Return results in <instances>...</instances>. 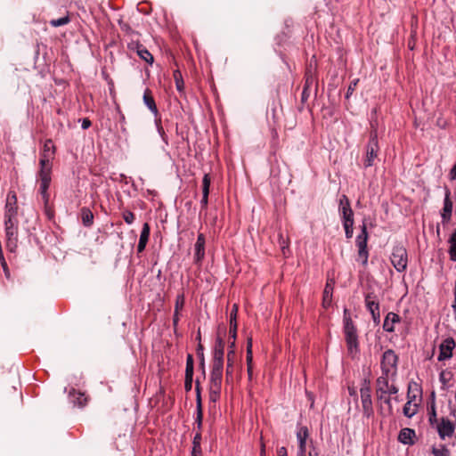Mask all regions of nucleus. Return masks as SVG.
I'll list each match as a JSON object with an SVG mask.
<instances>
[{
  "instance_id": "nucleus-1",
  "label": "nucleus",
  "mask_w": 456,
  "mask_h": 456,
  "mask_svg": "<svg viewBox=\"0 0 456 456\" xmlns=\"http://www.w3.org/2000/svg\"><path fill=\"white\" fill-rule=\"evenodd\" d=\"M18 208L16 193L10 191L6 197L4 215L5 246L10 252H15L18 247Z\"/></svg>"
},
{
  "instance_id": "nucleus-2",
  "label": "nucleus",
  "mask_w": 456,
  "mask_h": 456,
  "mask_svg": "<svg viewBox=\"0 0 456 456\" xmlns=\"http://www.w3.org/2000/svg\"><path fill=\"white\" fill-rule=\"evenodd\" d=\"M224 340L222 338L217 337L213 351L209 378V400L212 403H216L219 399L221 394L224 371Z\"/></svg>"
},
{
  "instance_id": "nucleus-3",
  "label": "nucleus",
  "mask_w": 456,
  "mask_h": 456,
  "mask_svg": "<svg viewBox=\"0 0 456 456\" xmlns=\"http://www.w3.org/2000/svg\"><path fill=\"white\" fill-rule=\"evenodd\" d=\"M40 170L38 172L39 192L45 205V213L50 216L49 199L50 194L48 189L52 181V162L39 160Z\"/></svg>"
},
{
  "instance_id": "nucleus-4",
  "label": "nucleus",
  "mask_w": 456,
  "mask_h": 456,
  "mask_svg": "<svg viewBox=\"0 0 456 456\" xmlns=\"http://www.w3.org/2000/svg\"><path fill=\"white\" fill-rule=\"evenodd\" d=\"M344 334L348 354L354 357L359 353L357 329L346 308L344 309Z\"/></svg>"
},
{
  "instance_id": "nucleus-5",
  "label": "nucleus",
  "mask_w": 456,
  "mask_h": 456,
  "mask_svg": "<svg viewBox=\"0 0 456 456\" xmlns=\"http://www.w3.org/2000/svg\"><path fill=\"white\" fill-rule=\"evenodd\" d=\"M360 394L363 416L367 419L372 418L374 416V409L370 381L366 379L363 380L361 385Z\"/></svg>"
},
{
  "instance_id": "nucleus-6",
  "label": "nucleus",
  "mask_w": 456,
  "mask_h": 456,
  "mask_svg": "<svg viewBox=\"0 0 456 456\" xmlns=\"http://www.w3.org/2000/svg\"><path fill=\"white\" fill-rule=\"evenodd\" d=\"M398 356L392 349H387L383 353L381 358V370L382 374L391 375L395 378L397 373Z\"/></svg>"
},
{
  "instance_id": "nucleus-7",
  "label": "nucleus",
  "mask_w": 456,
  "mask_h": 456,
  "mask_svg": "<svg viewBox=\"0 0 456 456\" xmlns=\"http://www.w3.org/2000/svg\"><path fill=\"white\" fill-rule=\"evenodd\" d=\"M379 151V146L378 142V133L376 129H373L370 134V140L366 145V156L363 160V166L365 168L372 167L374 160L378 157Z\"/></svg>"
},
{
  "instance_id": "nucleus-8",
  "label": "nucleus",
  "mask_w": 456,
  "mask_h": 456,
  "mask_svg": "<svg viewBox=\"0 0 456 456\" xmlns=\"http://www.w3.org/2000/svg\"><path fill=\"white\" fill-rule=\"evenodd\" d=\"M390 260L397 272L402 273L405 271L408 265V254L406 248L403 245H395L393 248Z\"/></svg>"
},
{
  "instance_id": "nucleus-9",
  "label": "nucleus",
  "mask_w": 456,
  "mask_h": 456,
  "mask_svg": "<svg viewBox=\"0 0 456 456\" xmlns=\"http://www.w3.org/2000/svg\"><path fill=\"white\" fill-rule=\"evenodd\" d=\"M390 379H394L391 375L381 374L376 380V394H397L399 389Z\"/></svg>"
},
{
  "instance_id": "nucleus-10",
  "label": "nucleus",
  "mask_w": 456,
  "mask_h": 456,
  "mask_svg": "<svg viewBox=\"0 0 456 456\" xmlns=\"http://www.w3.org/2000/svg\"><path fill=\"white\" fill-rule=\"evenodd\" d=\"M365 305L367 309L370 311L373 322L375 323H379L380 322V312H379V302L377 299V296L372 293H367L365 296Z\"/></svg>"
},
{
  "instance_id": "nucleus-11",
  "label": "nucleus",
  "mask_w": 456,
  "mask_h": 456,
  "mask_svg": "<svg viewBox=\"0 0 456 456\" xmlns=\"http://www.w3.org/2000/svg\"><path fill=\"white\" fill-rule=\"evenodd\" d=\"M144 104L152 112L154 116V121L159 133L162 135L164 134L163 127L161 126V118L159 114V110L153 97L151 95L148 90L144 91Z\"/></svg>"
},
{
  "instance_id": "nucleus-12",
  "label": "nucleus",
  "mask_w": 456,
  "mask_h": 456,
  "mask_svg": "<svg viewBox=\"0 0 456 456\" xmlns=\"http://www.w3.org/2000/svg\"><path fill=\"white\" fill-rule=\"evenodd\" d=\"M236 354H235V343L232 341L229 345V350L227 353V364L225 370L226 383H232L233 372L235 367Z\"/></svg>"
},
{
  "instance_id": "nucleus-13",
  "label": "nucleus",
  "mask_w": 456,
  "mask_h": 456,
  "mask_svg": "<svg viewBox=\"0 0 456 456\" xmlns=\"http://www.w3.org/2000/svg\"><path fill=\"white\" fill-rule=\"evenodd\" d=\"M395 394H376L379 411L382 415H393L392 396Z\"/></svg>"
},
{
  "instance_id": "nucleus-14",
  "label": "nucleus",
  "mask_w": 456,
  "mask_h": 456,
  "mask_svg": "<svg viewBox=\"0 0 456 456\" xmlns=\"http://www.w3.org/2000/svg\"><path fill=\"white\" fill-rule=\"evenodd\" d=\"M455 348V341L452 338H445L439 346V362L448 360L452 356V351Z\"/></svg>"
},
{
  "instance_id": "nucleus-15",
  "label": "nucleus",
  "mask_w": 456,
  "mask_h": 456,
  "mask_svg": "<svg viewBox=\"0 0 456 456\" xmlns=\"http://www.w3.org/2000/svg\"><path fill=\"white\" fill-rule=\"evenodd\" d=\"M309 437V431L306 427H300L297 432L298 442L297 456H306V440Z\"/></svg>"
},
{
  "instance_id": "nucleus-16",
  "label": "nucleus",
  "mask_w": 456,
  "mask_h": 456,
  "mask_svg": "<svg viewBox=\"0 0 456 456\" xmlns=\"http://www.w3.org/2000/svg\"><path fill=\"white\" fill-rule=\"evenodd\" d=\"M205 235L203 233H199L194 245V261L196 264H200L205 257Z\"/></svg>"
},
{
  "instance_id": "nucleus-17",
  "label": "nucleus",
  "mask_w": 456,
  "mask_h": 456,
  "mask_svg": "<svg viewBox=\"0 0 456 456\" xmlns=\"http://www.w3.org/2000/svg\"><path fill=\"white\" fill-rule=\"evenodd\" d=\"M339 212L341 214L342 220H354V212L351 208L350 201L345 194L339 199Z\"/></svg>"
},
{
  "instance_id": "nucleus-18",
  "label": "nucleus",
  "mask_w": 456,
  "mask_h": 456,
  "mask_svg": "<svg viewBox=\"0 0 456 456\" xmlns=\"http://www.w3.org/2000/svg\"><path fill=\"white\" fill-rule=\"evenodd\" d=\"M454 430V424L448 419L443 418L441 422L437 425V432L442 439L452 436Z\"/></svg>"
},
{
  "instance_id": "nucleus-19",
  "label": "nucleus",
  "mask_w": 456,
  "mask_h": 456,
  "mask_svg": "<svg viewBox=\"0 0 456 456\" xmlns=\"http://www.w3.org/2000/svg\"><path fill=\"white\" fill-rule=\"evenodd\" d=\"M451 191L449 189L445 190V195L444 200V207L441 211V217L443 223H448L452 218V201L451 200Z\"/></svg>"
},
{
  "instance_id": "nucleus-20",
  "label": "nucleus",
  "mask_w": 456,
  "mask_h": 456,
  "mask_svg": "<svg viewBox=\"0 0 456 456\" xmlns=\"http://www.w3.org/2000/svg\"><path fill=\"white\" fill-rule=\"evenodd\" d=\"M196 390V419L195 423L197 426H202L203 421V409H202V400L200 395V386L199 380L196 381L195 386Z\"/></svg>"
},
{
  "instance_id": "nucleus-21",
  "label": "nucleus",
  "mask_w": 456,
  "mask_h": 456,
  "mask_svg": "<svg viewBox=\"0 0 456 456\" xmlns=\"http://www.w3.org/2000/svg\"><path fill=\"white\" fill-rule=\"evenodd\" d=\"M335 281L328 279L322 295V306L329 308L331 305Z\"/></svg>"
},
{
  "instance_id": "nucleus-22",
  "label": "nucleus",
  "mask_w": 456,
  "mask_h": 456,
  "mask_svg": "<svg viewBox=\"0 0 456 456\" xmlns=\"http://www.w3.org/2000/svg\"><path fill=\"white\" fill-rule=\"evenodd\" d=\"M314 77L313 74L311 73V71H307L305 73V85H304L303 91L301 94L302 103H305L307 102V100L310 96V94H311V88L314 86Z\"/></svg>"
},
{
  "instance_id": "nucleus-23",
  "label": "nucleus",
  "mask_w": 456,
  "mask_h": 456,
  "mask_svg": "<svg viewBox=\"0 0 456 456\" xmlns=\"http://www.w3.org/2000/svg\"><path fill=\"white\" fill-rule=\"evenodd\" d=\"M55 154V146L51 139L45 140L39 160L51 161Z\"/></svg>"
},
{
  "instance_id": "nucleus-24",
  "label": "nucleus",
  "mask_w": 456,
  "mask_h": 456,
  "mask_svg": "<svg viewBox=\"0 0 456 456\" xmlns=\"http://www.w3.org/2000/svg\"><path fill=\"white\" fill-rule=\"evenodd\" d=\"M400 316L393 312H390L387 314L384 322L383 329L387 332H394L395 331V324L400 322Z\"/></svg>"
},
{
  "instance_id": "nucleus-25",
  "label": "nucleus",
  "mask_w": 456,
  "mask_h": 456,
  "mask_svg": "<svg viewBox=\"0 0 456 456\" xmlns=\"http://www.w3.org/2000/svg\"><path fill=\"white\" fill-rule=\"evenodd\" d=\"M211 178L208 174H205L202 180V199L200 200L201 208H207L209 195Z\"/></svg>"
},
{
  "instance_id": "nucleus-26",
  "label": "nucleus",
  "mask_w": 456,
  "mask_h": 456,
  "mask_svg": "<svg viewBox=\"0 0 456 456\" xmlns=\"http://www.w3.org/2000/svg\"><path fill=\"white\" fill-rule=\"evenodd\" d=\"M246 361H247V366H248V379H252L253 375V368H252V362H253V353H252V338L249 337L247 338V355H246Z\"/></svg>"
},
{
  "instance_id": "nucleus-27",
  "label": "nucleus",
  "mask_w": 456,
  "mask_h": 456,
  "mask_svg": "<svg viewBox=\"0 0 456 456\" xmlns=\"http://www.w3.org/2000/svg\"><path fill=\"white\" fill-rule=\"evenodd\" d=\"M69 397L71 402L79 407H83L87 403V397L84 393L77 392L76 390H72L69 392Z\"/></svg>"
},
{
  "instance_id": "nucleus-28",
  "label": "nucleus",
  "mask_w": 456,
  "mask_h": 456,
  "mask_svg": "<svg viewBox=\"0 0 456 456\" xmlns=\"http://www.w3.org/2000/svg\"><path fill=\"white\" fill-rule=\"evenodd\" d=\"M201 433L199 431L195 434L192 441V450L191 456H202L201 452Z\"/></svg>"
},
{
  "instance_id": "nucleus-29",
  "label": "nucleus",
  "mask_w": 456,
  "mask_h": 456,
  "mask_svg": "<svg viewBox=\"0 0 456 456\" xmlns=\"http://www.w3.org/2000/svg\"><path fill=\"white\" fill-rule=\"evenodd\" d=\"M448 243L450 245L448 249L450 260L456 262V229L451 234Z\"/></svg>"
},
{
  "instance_id": "nucleus-30",
  "label": "nucleus",
  "mask_w": 456,
  "mask_h": 456,
  "mask_svg": "<svg viewBox=\"0 0 456 456\" xmlns=\"http://www.w3.org/2000/svg\"><path fill=\"white\" fill-rule=\"evenodd\" d=\"M418 411V403L414 402H411V400H407L406 403L403 406V412L404 416L408 418H411Z\"/></svg>"
},
{
  "instance_id": "nucleus-31",
  "label": "nucleus",
  "mask_w": 456,
  "mask_h": 456,
  "mask_svg": "<svg viewBox=\"0 0 456 456\" xmlns=\"http://www.w3.org/2000/svg\"><path fill=\"white\" fill-rule=\"evenodd\" d=\"M415 436V432L411 428H403L400 431L398 439L403 444H411L412 436Z\"/></svg>"
},
{
  "instance_id": "nucleus-32",
  "label": "nucleus",
  "mask_w": 456,
  "mask_h": 456,
  "mask_svg": "<svg viewBox=\"0 0 456 456\" xmlns=\"http://www.w3.org/2000/svg\"><path fill=\"white\" fill-rule=\"evenodd\" d=\"M81 220L85 226H91L94 223L93 212L87 208H83L81 209Z\"/></svg>"
},
{
  "instance_id": "nucleus-33",
  "label": "nucleus",
  "mask_w": 456,
  "mask_h": 456,
  "mask_svg": "<svg viewBox=\"0 0 456 456\" xmlns=\"http://www.w3.org/2000/svg\"><path fill=\"white\" fill-rule=\"evenodd\" d=\"M136 37H139V35H134ZM128 49L131 53L134 52L141 59H142V49L139 43V39L134 40L131 38V41L127 43Z\"/></svg>"
},
{
  "instance_id": "nucleus-34",
  "label": "nucleus",
  "mask_w": 456,
  "mask_h": 456,
  "mask_svg": "<svg viewBox=\"0 0 456 456\" xmlns=\"http://www.w3.org/2000/svg\"><path fill=\"white\" fill-rule=\"evenodd\" d=\"M368 232L366 224L362 225L361 233L356 237V245L358 248L367 247Z\"/></svg>"
},
{
  "instance_id": "nucleus-35",
  "label": "nucleus",
  "mask_w": 456,
  "mask_h": 456,
  "mask_svg": "<svg viewBox=\"0 0 456 456\" xmlns=\"http://www.w3.org/2000/svg\"><path fill=\"white\" fill-rule=\"evenodd\" d=\"M420 393L419 386L416 383L409 384L408 391H407V400H411V402L416 403L417 394Z\"/></svg>"
},
{
  "instance_id": "nucleus-36",
  "label": "nucleus",
  "mask_w": 456,
  "mask_h": 456,
  "mask_svg": "<svg viewBox=\"0 0 456 456\" xmlns=\"http://www.w3.org/2000/svg\"><path fill=\"white\" fill-rule=\"evenodd\" d=\"M173 77L175 82L176 89L179 92H183L184 88V82L181 71L179 69H175L173 73Z\"/></svg>"
},
{
  "instance_id": "nucleus-37",
  "label": "nucleus",
  "mask_w": 456,
  "mask_h": 456,
  "mask_svg": "<svg viewBox=\"0 0 456 456\" xmlns=\"http://www.w3.org/2000/svg\"><path fill=\"white\" fill-rule=\"evenodd\" d=\"M369 253L367 247L358 248V261H361L362 265L365 266L368 263Z\"/></svg>"
},
{
  "instance_id": "nucleus-38",
  "label": "nucleus",
  "mask_w": 456,
  "mask_h": 456,
  "mask_svg": "<svg viewBox=\"0 0 456 456\" xmlns=\"http://www.w3.org/2000/svg\"><path fill=\"white\" fill-rule=\"evenodd\" d=\"M343 226L345 229L346 237L347 239H351L353 237V233H354V229H353L354 220H350V221L343 220Z\"/></svg>"
},
{
  "instance_id": "nucleus-39",
  "label": "nucleus",
  "mask_w": 456,
  "mask_h": 456,
  "mask_svg": "<svg viewBox=\"0 0 456 456\" xmlns=\"http://www.w3.org/2000/svg\"><path fill=\"white\" fill-rule=\"evenodd\" d=\"M185 374L186 376L193 375V358L191 354L187 355Z\"/></svg>"
},
{
  "instance_id": "nucleus-40",
  "label": "nucleus",
  "mask_w": 456,
  "mask_h": 456,
  "mask_svg": "<svg viewBox=\"0 0 456 456\" xmlns=\"http://www.w3.org/2000/svg\"><path fill=\"white\" fill-rule=\"evenodd\" d=\"M69 19L68 16H66V17H62L60 19L52 20L50 21V23L53 27H60V26H63V25L69 23Z\"/></svg>"
},
{
  "instance_id": "nucleus-41",
  "label": "nucleus",
  "mask_w": 456,
  "mask_h": 456,
  "mask_svg": "<svg viewBox=\"0 0 456 456\" xmlns=\"http://www.w3.org/2000/svg\"><path fill=\"white\" fill-rule=\"evenodd\" d=\"M238 305L234 304L230 313V324H237Z\"/></svg>"
},
{
  "instance_id": "nucleus-42",
  "label": "nucleus",
  "mask_w": 456,
  "mask_h": 456,
  "mask_svg": "<svg viewBox=\"0 0 456 456\" xmlns=\"http://www.w3.org/2000/svg\"><path fill=\"white\" fill-rule=\"evenodd\" d=\"M432 452H433L434 456H449V452L444 447H442V448L433 447Z\"/></svg>"
},
{
  "instance_id": "nucleus-43",
  "label": "nucleus",
  "mask_w": 456,
  "mask_h": 456,
  "mask_svg": "<svg viewBox=\"0 0 456 456\" xmlns=\"http://www.w3.org/2000/svg\"><path fill=\"white\" fill-rule=\"evenodd\" d=\"M358 82H359V79H358V78H356V79L353 80V81L350 83V85H349V86H348V88H347L346 95V98H349V97H350V95L353 94V92L355 90V88H356V86H357Z\"/></svg>"
},
{
  "instance_id": "nucleus-44",
  "label": "nucleus",
  "mask_w": 456,
  "mask_h": 456,
  "mask_svg": "<svg viewBox=\"0 0 456 456\" xmlns=\"http://www.w3.org/2000/svg\"><path fill=\"white\" fill-rule=\"evenodd\" d=\"M237 327H238V324H234V323L230 324L229 333H230L231 338L234 342H235L236 337H237Z\"/></svg>"
},
{
  "instance_id": "nucleus-45",
  "label": "nucleus",
  "mask_w": 456,
  "mask_h": 456,
  "mask_svg": "<svg viewBox=\"0 0 456 456\" xmlns=\"http://www.w3.org/2000/svg\"><path fill=\"white\" fill-rule=\"evenodd\" d=\"M183 304H184V298H183V295H179V296L177 297V298H176L175 311V312H179V310L183 308Z\"/></svg>"
},
{
  "instance_id": "nucleus-46",
  "label": "nucleus",
  "mask_w": 456,
  "mask_h": 456,
  "mask_svg": "<svg viewBox=\"0 0 456 456\" xmlns=\"http://www.w3.org/2000/svg\"><path fill=\"white\" fill-rule=\"evenodd\" d=\"M124 220L126 224H131L134 220V215L132 212H125L123 215Z\"/></svg>"
},
{
  "instance_id": "nucleus-47",
  "label": "nucleus",
  "mask_w": 456,
  "mask_h": 456,
  "mask_svg": "<svg viewBox=\"0 0 456 456\" xmlns=\"http://www.w3.org/2000/svg\"><path fill=\"white\" fill-rule=\"evenodd\" d=\"M192 378H193V375H191V376L185 375L184 388L186 391H190L192 387Z\"/></svg>"
},
{
  "instance_id": "nucleus-48",
  "label": "nucleus",
  "mask_w": 456,
  "mask_h": 456,
  "mask_svg": "<svg viewBox=\"0 0 456 456\" xmlns=\"http://www.w3.org/2000/svg\"><path fill=\"white\" fill-rule=\"evenodd\" d=\"M153 61H154V59H153L152 54L150 52H148L146 49H144V61L148 62L150 64H152Z\"/></svg>"
},
{
  "instance_id": "nucleus-49",
  "label": "nucleus",
  "mask_w": 456,
  "mask_h": 456,
  "mask_svg": "<svg viewBox=\"0 0 456 456\" xmlns=\"http://www.w3.org/2000/svg\"><path fill=\"white\" fill-rule=\"evenodd\" d=\"M92 123L88 118H84L82 120L81 127L86 130L91 126Z\"/></svg>"
},
{
  "instance_id": "nucleus-50",
  "label": "nucleus",
  "mask_w": 456,
  "mask_h": 456,
  "mask_svg": "<svg viewBox=\"0 0 456 456\" xmlns=\"http://www.w3.org/2000/svg\"><path fill=\"white\" fill-rule=\"evenodd\" d=\"M277 455L278 456H288V452H287L286 447L281 446V447L278 448Z\"/></svg>"
},
{
  "instance_id": "nucleus-51",
  "label": "nucleus",
  "mask_w": 456,
  "mask_h": 456,
  "mask_svg": "<svg viewBox=\"0 0 456 456\" xmlns=\"http://www.w3.org/2000/svg\"><path fill=\"white\" fill-rule=\"evenodd\" d=\"M137 250L139 253L142 252V232L139 235L138 243H137Z\"/></svg>"
},
{
  "instance_id": "nucleus-52",
  "label": "nucleus",
  "mask_w": 456,
  "mask_h": 456,
  "mask_svg": "<svg viewBox=\"0 0 456 456\" xmlns=\"http://www.w3.org/2000/svg\"><path fill=\"white\" fill-rule=\"evenodd\" d=\"M150 233V227L147 224L144 223V245L146 244L148 240V236Z\"/></svg>"
},
{
  "instance_id": "nucleus-53",
  "label": "nucleus",
  "mask_w": 456,
  "mask_h": 456,
  "mask_svg": "<svg viewBox=\"0 0 456 456\" xmlns=\"http://www.w3.org/2000/svg\"><path fill=\"white\" fill-rule=\"evenodd\" d=\"M449 176L451 180H456V164L451 169Z\"/></svg>"
},
{
  "instance_id": "nucleus-54",
  "label": "nucleus",
  "mask_w": 456,
  "mask_h": 456,
  "mask_svg": "<svg viewBox=\"0 0 456 456\" xmlns=\"http://www.w3.org/2000/svg\"><path fill=\"white\" fill-rule=\"evenodd\" d=\"M178 322H179V312L175 311L174 317H173V324L175 327L177 325Z\"/></svg>"
},
{
  "instance_id": "nucleus-55",
  "label": "nucleus",
  "mask_w": 456,
  "mask_h": 456,
  "mask_svg": "<svg viewBox=\"0 0 456 456\" xmlns=\"http://www.w3.org/2000/svg\"><path fill=\"white\" fill-rule=\"evenodd\" d=\"M308 456H319V452L315 447H312V449L308 452Z\"/></svg>"
},
{
  "instance_id": "nucleus-56",
  "label": "nucleus",
  "mask_w": 456,
  "mask_h": 456,
  "mask_svg": "<svg viewBox=\"0 0 456 456\" xmlns=\"http://www.w3.org/2000/svg\"><path fill=\"white\" fill-rule=\"evenodd\" d=\"M434 420H436V411H435V409L433 408V410H432V413H431V415H430V417H429V421H430L431 423H433V421H434Z\"/></svg>"
},
{
  "instance_id": "nucleus-57",
  "label": "nucleus",
  "mask_w": 456,
  "mask_h": 456,
  "mask_svg": "<svg viewBox=\"0 0 456 456\" xmlns=\"http://www.w3.org/2000/svg\"><path fill=\"white\" fill-rule=\"evenodd\" d=\"M392 400H395V402H399L400 401L399 397L396 395H395V396L392 397Z\"/></svg>"
},
{
  "instance_id": "nucleus-58",
  "label": "nucleus",
  "mask_w": 456,
  "mask_h": 456,
  "mask_svg": "<svg viewBox=\"0 0 456 456\" xmlns=\"http://www.w3.org/2000/svg\"><path fill=\"white\" fill-rule=\"evenodd\" d=\"M265 453V446H263L261 449V455L264 456Z\"/></svg>"
},
{
  "instance_id": "nucleus-59",
  "label": "nucleus",
  "mask_w": 456,
  "mask_h": 456,
  "mask_svg": "<svg viewBox=\"0 0 456 456\" xmlns=\"http://www.w3.org/2000/svg\"><path fill=\"white\" fill-rule=\"evenodd\" d=\"M202 350H203L202 346H201V345H199V346H198V352L202 351Z\"/></svg>"
},
{
  "instance_id": "nucleus-60",
  "label": "nucleus",
  "mask_w": 456,
  "mask_h": 456,
  "mask_svg": "<svg viewBox=\"0 0 456 456\" xmlns=\"http://www.w3.org/2000/svg\"><path fill=\"white\" fill-rule=\"evenodd\" d=\"M201 428H202V426H197V429H198V431H197V432H199V431H200V432L201 433Z\"/></svg>"
},
{
  "instance_id": "nucleus-61",
  "label": "nucleus",
  "mask_w": 456,
  "mask_h": 456,
  "mask_svg": "<svg viewBox=\"0 0 456 456\" xmlns=\"http://www.w3.org/2000/svg\"><path fill=\"white\" fill-rule=\"evenodd\" d=\"M201 365L204 368V359H202Z\"/></svg>"
}]
</instances>
